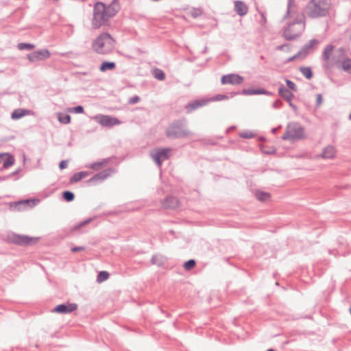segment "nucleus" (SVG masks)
Returning a JSON list of instances; mask_svg holds the SVG:
<instances>
[{
	"instance_id": "obj_1",
	"label": "nucleus",
	"mask_w": 351,
	"mask_h": 351,
	"mask_svg": "<svg viewBox=\"0 0 351 351\" xmlns=\"http://www.w3.org/2000/svg\"><path fill=\"white\" fill-rule=\"evenodd\" d=\"M295 8L294 0H288L287 12L283 19H287L290 16L293 20L283 29L282 35L287 40L297 39L305 28V16L303 13L297 12Z\"/></svg>"
},
{
	"instance_id": "obj_2",
	"label": "nucleus",
	"mask_w": 351,
	"mask_h": 351,
	"mask_svg": "<svg viewBox=\"0 0 351 351\" xmlns=\"http://www.w3.org/2000/svg\"><path fill=\"white\" fill-rule=\"evenodd\" d=\"M121 7L119 0H112L108 5L101 1H97L93 6L92 28L97 29L101 26L108 25L110 19L119 11Z\"/></svg>"
},
{
	"instance_id": "obj_3",
	"label": "nucleus",
	"mask_w": 351,
	"mask_h": 351,
	"mask_svg": "<svg viewBox=\"0 0 351 351\" xmlns=\"http://www.w3.org/2000/svg\"><path fill=\"white\" fill-rule=\"evenodd\" d=\"M332 0H309L304 8V15L311 19L327 17L330 14Z\"/></svg>"
},
{
	"instance_id": "obj_4",
	"label": "nucleus",
	"mask_w": 351,
	"mask_h": 351,
	"mask_svg": "<svg viewBox=\"0 0 351 351\" xmlns=\"http://www.w3.org/2000/svg\"><path fill=\"white\" fill-rule=\"evenodd\" d=\"M116 41L108 32L100 34L92 43L93 50L101 55L110 53L115 48Z\"/></svg>"
},
{
	"instance_id": "obj_5",
	"label": "nucleus",
	"mask_w": 351,
	"mask_h": 351,
	"mask_svg": "<svg viewBox=\"0 0 351 351\" xmlns=\"http://www.w3.org/2000/svg\"><path fill=\"white\" fill-rule=\"evenodd\" d=\"M191 135L185 119L175 120L166 129V136L170 139L184 138Z\"/></svg>"
},
{
	"instance_id": "obj_6",
	"label": "nucleus",
	"mask_w": 351,
	"mask_h": 351,
	"mask_svg": "<svg viewBox=\"0 0 351 351\" xmlns=\"http://www.w3.org/2000/svg\"><path fill=\"white\" fill-rule=\"evenodd\" d=\"M305 137L304 128L298 122H290L286 127V131L282 139L294 142Z\"/></svg>"
},
{
	"instance_id": "obj_7",
	"label": "nucleus",
	"mask_w": 351,
	"mask_h": 351,
	"mask_svg": "<svg viewBox=\"0 0 351 351\" xmlns=\"http://www.w3.org/2000/svg\"><path fill=\"white\" fill-rule=\"evenodd\" d=\"M37 238L31 237L27 235H21L17 234H12L8 236V241L17 245L27 246L30 245L31 241H37Z\"/></svg>"
},
{
	"instance_id": "obj_8",
	"label": "nucleus",
	"mask_w": 351,
	"mask_h": 351,
	"mask_svg": "<svg viewBox=\"0 0 351 351\" xmlns=\"http://www.w3.org/2000/svg\"><path fill=\"white\" fill-rule=\"evenodd\" d=\"M171 151L170 148H158L156 149L154 153H151V157L154 160L156 164L159 168H161L163 161L169 158V153Z\"/></svg>"
},
{
	"instance_id": "obj_9",
	"label": "nucleus",
	"mask_w": 351,
	"mask_h": 351,
	"mask_svg": "<svg viewBox=\"0 0 351 351\" xmlns=\"http://www.w3.org/2000/svg\"><path fill=\"white\" fill-rule=\"evenodd\" d=\"M112 172H114L113 168H108L104 169L95 174L87 181V183L88 184L96 185L97 184L106 180L108 176L111 175Z\"/></svg>"
},
{
	"instance_id": "obj_10",
	"label": "nucleus",
	"mask_w": 351,
	"mask_h": 351,
	"mask_svg": "<svg viewBox=\"0 0 351 351\" xmlns=\"http://www.w3.org/2000/svg\"><path fill=\"white\" fill-rule=\"evenodd\" d=\"M95 119L98 123L104 127L111 128L121 123V121L117 118L112 117L109 115H97L95 117Z\"/></svg>"
},
{
	"instance_id": "obj_11",
	"label": "nucleus",
	"mask_w": 351,
	"mask_h": 351,
	"mask_svg": "<svg viewBox=\"0 0 351 351\" xmlns=\"http://www.w3.org/2000/svg\"><path fill=\"white\" fill-rule=\"evenodd\" d=\"M50 57V52L47 49H42L27 54V59L32 62L45 60Z\"/></svg>"
},
{
	"instance_id": "obj_12",
	"label": "nucleus",
	"mask_w": 351,
	"mask_h": 351,
	"mask_svg": "<svg viewBox=\"0 0 351 351\" xmlns=\"http://www.w3.org/2000/svg\"><path fill=\"white\" fill-rule=\"evenodd\" d=\"M77 304L76 303H64L57 305L53 309V312L60 314H68L77 309Z\"/></svg>"
},
{
	"instance_id": "obj_13",
	"label": "nucleus",
	"mask_w": 351,
	"mask_h": 351,
	"mask_svg": "<svg viewBox=\"0 0 351 351\" xmlns=\"http://www.w3.org/2000/svg\"><path fill=\"white\" fill-rule=\"evenodd\" d=\"M243 77L238 74L230 73L221 77V83L222 84H240L243 82Z\"/></svg>"
},
{
	"instance_id": "obj_14",
	"label": "nucleus",
	"mask_w": 351,
	"mask_h": 351,
	"mask_svg": "<svg viewBox=\"0 0 351 351\" xmlns=\"http://www.w3.org/2000/svg\"><path fill=\"white\" fill-rule=\"evenodd\" d=\"M319 43V41L316 38L310 40L300 49L299 54H301L302 58H305L308 54L309 51L315 47Z\"/></svg>"
},
{
	"instance_id": "obj_15",
	"label": "nucleus",
	"mask_w": 351,
	"mask_h": 351,
	"mask_svg": "<svg viewBox=\"0 0 351 351\" xmlns=\"http://www.w3.org/2000/svg\"><path fill=\"white\" fill-rule=\"evenodd\" d=\"M208 103V100L205 99H196L187 104L185 106V109L187 112L190 113L198 109L200 107L204 106Z\"/></svg>"
},
{
	"instance_id": "obj_16",
	"label": "nucleus",
	"mask_w": 351,
	"mask_h": 351,
	"mask_svg": "<svg viewBox=\"0 0 351 351\" xmlns=\"http://www.w3.org/2000/svg\"><path fill=\"white\" fill-rule=\"evenodd\" d=\"M162 205L165 208L174 209L178 207L179 200L177 197L174 196L168 195L162 202Z\"/></svg>"
},
{
	"instance_id": "obj_17",
	"label": "nucleus",
	"mask_w": 351,
	"mask_h": 351,
	"mask_svg": "<svg viewBox=\"0 0 351 351\" xmlns=\"http://www.w3.org/2000/svg\"><path fill=\"white\" fill-rule=\"evenodd\" d=\"M234 10L241 16L245 15L248 12L247 5L242 1H234Z\"/></svg>"
},
{
	"instance_id": "obj_18",
	"label": "nucleus",
	"mask_w": 351,
	"mask_h": 351,
	"mask_svg": "<svg viewBox=\"0 0 351 351\" xmlns=\"http://www.w3.org/2000/svg\"><path fill=\"white\" fill-rule=\"evenodd\" d=\"M278 94L287 102L290 101L294 96L293 94L289 89L285 88L282 84H279Z\"/></svg>"
},
{
	"instance_id": "obj_19",
	"label": "nucleus",
	"mask_w": 351,
	"mask_h": 351,
	"mask_svg": "<svg viewBox=\"0 0 351 351\" xmlns=\"http://www.w3.org/2000/svg\"><path fill=\"white\" fill-rule=\"evenodd\" d=\"M32 111L30 110H26L23 108H18L14 110L11 114V118L16 120L23 117L25 115L30 114Z\"/></svg>"
},
{
	"instance_id": "obj_20",
	"label": "nucleus",
	"mask_w": 351,
	"mask_h": 351,
	"mask_svg": "<svg viewBox=\"0 0 351 351\" xmlns=\"http://www.w3.org/2000/svg\"><path fill=\"white\" fill-rule=\"evenodd\" d=\"M336 149L332 145H328L324 148L322 157L326 159H331L335 157Z\"/></svg>"
},
{
	"instance_id": "obj_21",
	"label": "nucleus",
	"mask_w": 351,
	"mask_h": 351,
	"mask_svg": "<svg viewBox=\"0 0 351 351\" xmlns=\"http://www.w3.org/2000/svg\"><path fill=\"white\" fill-rule=\"evenodd\" d=\"M35 199H25L15 202L10 205V207L13 208L14 210H20L22 206H29L31 203L32 204L31 206H34L35 204Z\"/></svg>"
},
{
	"instance_id": "obj_22",
	"label": "nucleus",
	"mask_w": 351,
	"mask_h": 351,
	"mask_svg": "<svg viewBox=\"0 0 351 351\" xmlns=\"http://www.w3.org/2000/svg\"><path fill=\"white\" fill-rule=\"evenodd\" d=\"M264 88H245L241 92V94L244 95H262L265 93Z\"/></svg>"
},
{
	"instance_id": "obj_23",
	"label": "nucleus",
	"mask_w": 351,
	"mask_h": 351,
	"mask_svg": "<svg viewBox=\"0 0 351 351\" xmlns=\"http://www.w3.org/2000/svg\"><path fill=\"white\" fill-rule=\"evenodd\" d=\"M7 156L6 158L3 161V165L0 167V171H2L3 169H7L14 164V158L13 156L5 154Z\"/></svg>"
},
{
	"instance_id": "obj_24",
	"label": "nucleus",
	"mask_w": 351,
	"mask_h": 351,
	"mask_svg": "<svg viewBox=\"0 0 351 351\" xmlns=\"http://www.w3.org/2000/svg\"><path fill=\"white\" fill-rule=\"evenodd\" d=\"M116 68V64L114 62L104 61L99 66V70L101 72L106 71H112Z\"/></svg>"
},
{
	"instance_id": "obj_25",
	"label": "nucleus",
	"mask_w": 351,
	"mask_h": 351,
	"mask_svg": "<svg viewBox=\"0 0 351 351\" xmlns=\"http://www.w3.org/2000/svg\"><path fill=\"white\" fill-rule=\"evenodd\" d=\"M89 175L88 171H80L74 173L70 178V182H77Z\"/></svg>"
},
{
	"instance_id": "obj_26",
	"label": "nucleus",
	"mask_w": 351,
	"mask_h": 351,
	"mask_svg": "<svg viewBox=\"0 0 351 351\" xmlns=\"http://www.w3.org/2000/svg\"><path fill=\"white\" fill-rule=\"evenodd\" d=\"M299 70L307 80L311 79L313 76L312 69L309 66H301Z\"/></svg>"
},
{
	"instance_id": "obj_27",
	"label": "nucleus",
	"mask_w": 351,
	"mask_h": 351,
	"mask_svg": "<svg viewBox=\"0 0 351 351\" xmlns=\"http://www.w3.org/2000/svg\"><path fill=\"white\" fill-rule=\"evenodd\" d=\"M152 73H153L154 77L158 80L162 81L165 79V73L160 69H158V68L154 69L153 70Z\"/></svg>"
},
{
	"instance_id": "obj_28",
	"label": "nucleus",
	"mask_w": 351,
	"mask_h": 351,
	"mask_svg": "<svg viewBox=\"0 0 351 351\" xmlns=\"http://www.w3.org/2000/svg\"><path fill=\"white\" fill-rule=\"evenodd\" d=\"M333 49L334 47L332 45H328L326 47L322 54V58L324 61H328L330 59V54L332 53Z\"/></svg>"
},
{
	"instance_id": "obj_29",
	"label": "nucleus",
	"mask_w": 351,
	"mask_h": 351,
	"mask_svg": "<svg viewBox=\"0 0 351 351\" xmlns=\"http://www.w3.org/2000/svg\"><path fill=\"white\" fill-rule=\"evenodd\" d=\"M62 198L67 202H72L75 199V194L70 191H64L62 193Z\"/></svg>"
},
{
	"instance_id": "obj_30",
	"label": "nucleus",
	"mask_w": 351,
	"mask_h": 351,
	"mask_svg": "<svg viewBox=\"0 0 351 351\" xmlns=\"http://www.w3.org/2000/svg\"><path fill=\"white\" fill-rule=\"evenodd\" d=\"M58 119L61 123L68 124L71 122V116L68 114L60 113Z\"/></svg>"
},
{
	"instance_id": "obj_31",
	"label": "nucleus",
	"mask_w": 351,
	"mask_h": 351,
	"mask_svg": "<svg viewBox=\"0 0 351 351\" xmlns=\"http://www.w3.org/2000/svg\"><path fill=\"white\" fill-rule=\"evenodd\" d=\"M255 195H256V197L257 198V199H258L259 201H261V202L265 201L267 199H268L270 197V195L268 193L261 191H257L256 192Z\"/></svg>"
},
{
	"instance_id": "obj_32",
	"label": "nucleus",
	"mask_w": 351,
	"mask_h": 351,
	"mask_svg": "<svg viewBox=\"0 0 351 351\" xmlns=\"http://www.w3.org/2000/svg\"><path fill=\"white\" fill-rule=\"evenodd\" d=\"M109 273L106 271H99L97 276V281L98 282H102L109 278Z\"/></svg>"
},
{
	"instance_id": "obj_33",
	"label": "nucleus",
	"mask_w": 351,
	"mask_h": 351,
	"mask_svg": "<svg viewBox=\"0 0 351 351\" xmlns=\"http://www.w3.org/2000/svg\"><path fill=\"white\" fill-rule=\"evenodd\" d=\"M19 50H32L35 46L34 44L27 43H20L17 46Z\"/></svg>"
},
{
	"instance_id": "obj_34",
	"label": "nucleus",
	"mask_w": 351,
	"mask_h": 351,
	"mask_svg": "<svg viewBox=\"0 0 351 351\" xmlns=\"http://www.w3.org/2000/svg\"><path fill=\"white\" fill-rule=\"evenodd\" d=\"M342 68L343 71L351 74V59L347 58L342 62Z\"/></svg>"
},
{
	"instance_id": "obj_35",
	"label": "nucleus",
	"mask_w": 351,
	"mask_h": 351,
	"mask_svg": "<svg viewBox=\"0 0 351 351\" xmlns=\"http://www.w3.org/2000/svg\"><path fill=\"white\" fill-rule=\"evenodd\" d=\"M109 160L108 158L107 159H104L102 162H93L92 164H90V165H87L86 167H88V168H90V169H99L101 166L104 165L105 163L108 162Z\"/></svg>"
},
{
	"instance_id": "obj_36",
	"label": "nucleus",
	"mask_w": 351,
	"mask_h": 351,
	"mask_svg": "<svg viewBox=\"0 0 351 351\" xmlns=\"http://www.w3.org/2000/svg\"><path fill=\"white\" fill-rule=\"evenodd\" d=\"M196 265V262L194 259H190L184 263V268L185 270L189 271L192 269Z\"/></svg>"
},
{
	"instance_id": "obj_37",
	"label": "nucleus",
	"mask_w": 351,
	"mask_h": 351,
	"mask_svg": "<svg viewBox=\"0 0 351 351\" xmlns=\"http://www.w3.org/2000/svg\"><path fill=\"white\" fill-rule=\"evenodd\" d=\"M69 110L70 112L82 114L84 112V107L82 106L79 105L75 107L69 108Z\"/></svg>"
},
{
	"instance_id": "obj_38",
	"label": "nucleus",
	"mask_w": 351,
	"mask_h": 351,
	"mask_svg": "<svg viewBox=\"0 0 351 351\" xmlns=\"http://www.w3.org/2000/svg\"><path fill=\"white\" fill-rule=\"evenodd\" d=\"M285 82L288 87L287 89L295 91V92L297 91L296 85L295 84V83L293 82H292L290 80L286 79Z\"/></svg>"
},
{
	"instance_id": "obj_39",
	"label": "nucleus",
	"mask_w": 351,
	"mask_h": 351,
	"mask_svg": "<svg viewBox=\"0 0 351 351\" xmlns=\"http://www.w3.org/2000/svg\"><path fill=\"white\" fill-rule=\"evenodd\" d=\"M151 263L152 265H156L158 266H161L162 265V262L161 260H160V258L156 256V255H154L151 258Z\"/></svg>"
},
{
	"instance_id": "obj_40",
	"label": "nucleus",
	"mask_w": 351,
	"mask_h": 351,
	"mask_svg": "<svg viewBox=\"0 0 351 351\" xmlns=\"http://www.w3.org/2000/svg\"><path fill=\"white\" fill-rule=\"evenodd\" d=\"M239 136L243 138H252L254 136V134L251 132H246L240 133Z\"/></svg>"
},
{
	"instance_id": "obj_41",
	"label": "nucleus",
	"mask_w": 351,
	"mask_h": 351,
	"mask_svg": "<svg viewBox=\"0 0 351 351\" xmlns=\"http://www.w3.org/2000/svg\"><path fill=\"white\" fill-rule=\"evenodd\" d=\"M91 221V219H86L82 222H80V223H78L77 225H76L74 228H73V230H79L81 227L85 226L86 224L88 223L89 222Z\"/></svg>"
},
{
	"instance_id": "obj_42",
	"label": "nucleus",
	"mask_w": 351,
	"mask_h": 351,
	"mask_svg": "<svg viewBox=\"0 0 351 351\" xmlns=\"http://www.w3.org/2000/svg\"><path fill=\"white\" fill-rule=\"evenodd\" d=\"M140 97L138 95H134L132 97L130 98L128 103L130 104H134L138 103L140 101Z\"/></svg>"
},
{
	"instance_id": "obj_43",
	"label": "nucleus",
	"mask_w": 351,
	"mask_h": 351,
	"mask_svg": "<svg viewBox=\"0 0 351 351\" xmlns=\"http://www.w3.org/2000/svg\"><path fill=\"white\" fill-rule=\"evenodd\" d=\"M228 96L226 95L218 94L213 97L214 101H221L228 99Z\"/></svg>"
},
{
	"instance_id": "obj_44",
	"label": "nucleus",
	"mask_w": 351,
	"mask_h": 351,
	"mask_svg": "<svg viewBox=\"0 0 351 351\" xmlns=\"http://www.w3.org/2000/svg\"><path fill=\"white\" fill-rule=\"evenodd\" d=\"M20 171H21V169H18L16 171H14V172L10 173L14 180H17L19 179L20 176H19V174Z\"/></svg>"
},
{
	"instance_id": "obj_45",
	"label": "nucleus",
	"mask_w": 351,
	"mask_h": 351,
	"mask_svg": "<svg viewBox=\"0 0 351 351\" xmlns=\"http://www.w3.org/2000/svg\"><path fill=\"white\" fill-rule=\"evenodd\" d=\"M282 106V102L280 99H277V100H276V101L272 104V107H273L274 108H280Z\"/></svg>"
},
{
	"instance_id": "obj_46",
	"label": "nucleus",
	"mask_w": 351,
	"mask_h": 351,
	"mask_svg": "<svg viewBox=\"0 0 351 351\" xmlns=\"http://www.w3.org/2000/svg\"><path fill=\"white\" fill-rule=\"evenodd\" d=\"M322 103V95L321 94H317L316 97V106L319 107Z\"/></svg>"
},
{
	"instance_id": "obj_47",
	"label": "nucleus",
	"mask_w": 351,
	"mask_h": 351,
	"mask_svg": "<svg viewBox=\"0 0 351 351\" xmlns=\"http://www.w3.org/2000/svg\"><path fill=\"white\" fill-rule=\"evenodd\" d=\"M68 161L67 160H62L59 163V168L60 170H63L67 167Z\"/></svg>"
},
{
	"instance_id": "obj_48",
	"label": "nucleus",
	"mask_w": 351,
	"mask_h": 351,
	"mask_svg": "<svg viewBox=\"0 0 351 351\" xmlns=\"http://www.w3.org/2000/svg\"><path fill=\"white\" fill-rule=\"evenodd\" d=\"M298 58H302V56L301 54H299V51L296 54H295L294 56H293L290 57L289 58H288L286 62H289L293 61L295 59Z\"/></svg>"
},
{
	"instance_id": "obj_49",
	"label": "nucleus",
	"mask_w": 351,
	"mask_h": 351,
	"mask_svg": "<svg viewBox=\"0 0 351 351\" xmlns=\"http://www.w3.org/2000/svg\"><path fill=\"white\" fill-rule=\"evenodd\" d=\"M84 248L85 247L84 246H75V247H73L71 248V252H77L84 250Z\"/></svg>"
},
{
	"instance_id": "obj_50",
	"label": "nucleus",
	"mask_w": 351,
	"mask_h": 351,
	"mask_svg": "<svg viewBox=\"0 0 351 351\" xmlns=\"http://www.w3.org/2000/svg\"><path fill=\"white\" fill-rule=\"evenodd\" d=\"M285 47H289V44L285 43L281 45H278L276 47V49L279 51H282L285 49Z\"/></svg>"
},
{
	"instance_id": "obj_51",
	"label": "nucleus",
	"mask_w": 351,
	"mask_h": 351,
	"mask_svg": "<svg viewBox=\"0 0 351 351\" xmlns=\"http://www.w3.org/2000/svg\"><path fill=\"white\" fill-rule=\"evenodd\" d=\"M261 24L264 25L266 23V21H267L265 14V13L261 12Z\"/></svg>"
},
{
	"instance_id": "obj_52",
	"label": "nucleus",
	"mask_w": 351,
	"mask_h": 351,
	"mask_svg": "<svg viewBox=\"0 0 351 351\" xmlns=\"http://www.w3.org/2000/svg\"><path fill=\"white\" fill-rule=\"evenodd\" d=\"M288 104L294 112H296L298 111L297 106L291 101V100L290 101H289Z\"/></svg>"
},
{
	"instance_id": "obj_53",
	"label": "nucleus",
	"mask_w": 351,
	"mask_h": 351,
	"mask_svg": "<svg viewBox=\"0 0 351 351\" xmlns=\"http://www.w3.org/2000/svg\"><path fill=\"white\" fill-rule=\"evenodd\" d=\"M281 128V125H279V126H278V127H277V128H272V129H271V132H272L273 134H276V133L277 132L279 128Z\"/></svg>"
},
{
	"instance_id": "obj_54",
	"label": "nucleus",
	"mask_w": 351,
	"mask_h": 351,
	"mask_svg": "<svg viewBox=\"0 0 351 351\" xmlns=\"http://www.w3.org/2000/svg\"><path fill=\"white\" fill-rule=\"evenodd\" d=\"M265 93H262V95H274V93L272 92H269V91L267 90L266 89H265Z\"/></svg>"
},
{
	"instance_id": "obj_55",
	"label": "nucleus",
	"mask_w": 351,
	"mask_h": 351,
	"mask_svg": "<svg viewBox=\"0 0 351 351\" xmlns=\"http://www.w3.org/2000/svg\"><path fill=\"white\" fill-rule=\"evenodd\" d=\"M4 176V178H5V180H8V179H11V178H12V176H11V173H9V174H8V175H6V176Z\"/></svg>"
},
{
	"instance_id": "obj_56",
	"label": "nucleus",
	"mask_w": 351,
	"mask_h": 351,
	"mask_svg": "<svg viewBox=\"0 0 351 351\" xmlns=\"http://www.w3.org/2000/svg\"><path fill=\"white\" fill-rule=\"evenodd\" d=\"M5 156V154H0V164L2 162L3 159V158H4V156Z\"/></svg>"
},
{
	"instance_id": "obj_57",
	"label": "nucleus",
	"mask_w": 351,
	"mask_h": 351,
	"mask_svg": "<svg viewBox=\"0 0 351 351\" xmlns=\"http://www.w3.org/2000/svg\"><path fill=\"white\" fill-rule=\"evenodd\" d=\"M207 51H208V47H205L204 49L202 51V53H206Z\"/></svg>"
},
{
	"instance_id": "obj_58",
	"label": "nucleus",
	"mask_w": 351,
	"mask_h": 351,
	"mask_svg": "<svg viewBox=\"0 0 351 351\" xmlns=\"http://www.w3.org/2000/svg\"><path fill=\"white\" fill-rule=\"evenodd\" d=\"M0 181H1V182H2V181H5V178H4V176H0Z\"/></svg>"
},
{
	"instance_id": "obj_59",
	"label": "nucleus",
	"mask_w": 351,
	"mask_h": 351,
	"mask_svg": "<svg viewBox=\"0 0 351 351\" xmlns=\"http://www.w3.org/2000/svg\"><path fill=\"white\" fill-rule=\"evenodd\" d=\"M267 351H275V350L273 348H270V349H268Z\"/></svg>"
}]
</instances>
